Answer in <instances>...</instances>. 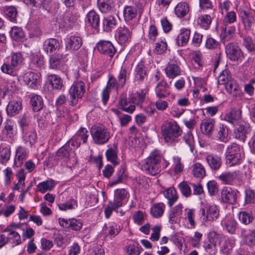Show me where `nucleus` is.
Masks as SVG:
<instances>
[{"mask_svg": "<svg viewBox=\"0 0 255 255\" xmlns=\"http://www.w3.org/2000/svg\"><path fill=\"white\" fill-rule=\"evenodd\" d=\"M221 225L224 230L230 234H235L238 229V224L232 216H227L221 221Z\"/></svg>", "mask_w": 255, "mask_h": 255, "instance_id": "25", "label": "nucleus"}, {"mask_svg": "<svg viewBox=\"0 0 255 255\" xmlns=\"http://www.w3.org/2000/svg\"><path fill=\"white\" fill-rule=\"evenodd\" d=\"M48 80L53 89L60 90L61 89L62 81L60 77L52 74L48 76Z\"/></svg>", "mask_w": 255, "mask_h": 255, "instance_id": "59", "label": "nucleus"}, {"mask_svg": "<svg viewBox=\"0 0 255 255\" xmlns=\"http://www.w3.org/2000/svg\"><path fill=\"white\" fill-rule=\"evenodd\" d=\"M133 28V27L129 28L125 25L119 27L115 33L117 42L121 45L129 43L131 39Z\"/></svg>", "mask_w": 255, "mask_h": 255, "instance_id": "10", "label": "nucleus"}, {"mask_svg": "<svg viewBox=\"0 0 255 255\" xmlns=\"http://www.w3.org/2000/svg\"><path fill=\"white\" fill-rule=\"evenodd\" d=\"M170 86L164 80L159 81L155 87V94L158 99H165L170 97L172 99H175V95L170 91Z\"/></svg>", "mask_w": 255, "mask_h": 255, "instance_id": "13", "label": "nucleus"}, {"mask_svg": "<svg viewBox=\"0 0 255 255\" xmlns=\"http://www.w3.org/2000/svg\"><path fill=\"white\" fill-rule=\"evenodd\" d=\"M85 84L81 80L74 81L68 90L71 105H76L85 93Z\"/></svg>", "mask_w": 255, "mask_h": 255, "instance_id": "7", "label": "nucleus"}, {"mask_svg": "<svg viewBox=\"0 0 255 255\" xmlns=\"http://www.w3.org/2000/svg\"><path fill=\"white\" fill-rule=\"evenodd\" d=\"M21 79L24 84L33 89H37L41 83L40 73L32 72H26L22 76Z\"/></svg>", "mask_w": 255, "mask_h": 255, "instance_id": "12", "label": "nucleus"}, {"mask_svg": "<svg viewBox=\"0 0 255 255\" xmlns=\"http://www.w3.org/2000/svg\"><path fill=\"white\" fill-rule=\"evenodd\" d=\"M146 93V90L143 89L133 94L130 97L131 102L136 105H141L145 99Z\"/></svg>", "mask_w": 255, "mask_h": 255, "instance_id": "55", "label": "nucleus"}, {"mask_svg": "<svg viewBox=\"0 0 255 255\" xmlns=\"http://www.w3.org/2000/svg\"><path fill=\"white\" fill-rule=\"evenodd\" d=\"M60 47V43L55 38L47 39L45 41L43 44V48L45 52L50 54L56 52Z\"/></svg>", "mask_w": 255, "mask_h": 255, "instance_id": "34", "label": "nucleus"}, {"mask_svg": "<svg viewBox=\"0 0 255 255\" xmlns=\"http://www.w3.org/2000/svg\"><path fill=\"white\" fill-rule=\"evenodd\" d=\"M191 169L193 175L196 178H202L206 175L205 168L200 162L193 163L191 166Z\"/></svg>", "mask_w": 255, "mask_h": 255, "instance_id": "48", "label": "nucleus"}, {"mask_svg": "<svg viewBox=\"0 0 255 255\" xmlns=\"http://www.w3.org/2000/svg\"><path fill=\"white\" fill-rule=\"evenodd\" d=\"M93 141L98 145L106 143L111 137L108 129L104 125H94L91 129Z\"/></svg>", "mask_w": 255, "mask_h": 255, "instance_id": "5", "label": "nucleus"}, {"mask_svg": "<svg viewBox=\"0 0 255 255\" xmlns=\"http://www.w3.org/2000/svg\"><path fill=\"white\" fill-rule=\"evenodd\" d=\"M137 15V8L135 6H126L124 9V17L128 24L131 23V20L133 19Z\"/></svg>", "mask_w": 255, "mask_h": 255, "instance_id": "40", "label": "nucleus"}, {"mask_svg": "<svg viewBox=\"0 0 255 255\" xmlns=\"http://www.w3.org/2000/svg\"><path fill=\"white\" fill-rule=\"evenodd\" d=\"M98 7L102 13H108L112 11L114 7L113 0H97Z\"/></svg>", "mask_w": 255, "mask_h": 255, "instance_id": "44", "label": "nucleus"}, {"mask_svg": "<svg viewBox=\"0 0 255 255\" xmlns=\"http://www.w3.org/2000/svg\"><path fill=\"white\" fill-rule=\"evenodd\" d=\"M161 132L164 142L173 145L178 142V138L181 135L182 130L177 122L169 121L163 124Z\"/></svg>", "mask_w": 255, "mask_h": 255, "instance_id": "1", "label": "nucleus"}, {"mask_svg": "<svg viewBox=\"0 0 255 255\" xmlns=\"http://www.w3.org/2000/svg\"><path fill=\"white\" fill-rule=\"evenodd\" d=\"M85 22L93 28L97 29L100 24L99 15L94 10L89 11L86 15Z\"/></svg>", "mask_w": 255, "mask_h": 255, "instance_id": "37", "label": "nucleus"}, {"mask_svg": "<svg viewBox=\"0 0 255 255\" xmlns=\"http://www.w3.org/2000/svg\"><path fill=\"white\" fill-rule=\"evenodd\" d=\"M128 197L129 194L126 189H117L114 191V199L112 202L120 208L127 203Z\"/></svg>", "mask_w": 255, "mask_h": 255, "instance_id": "27", "label": "nucleus"}, {"mask_svg": "<svg viewBox=\"0 0 255 255\" xmlns=\"http://www.w3.org/2000/svg\"><path fill=\"white\" fill-rule=\"evenodd\" d=\"M244 175L239 170L223 172L217 178L222 184L230 186H240L244 183Z\"/></svg>", "mask_w": 255, "mask_h": 255, "instance_id": "4", "label": "nucleus"}, {"mask_svg": "<svg viewBox=\"0 0 255 255\" xmlns=\"http://www.w3.org/2000/svg\"><path fill=\"white\" fill-rule=\"evenodd\" d=\"M82 43L81 37L77 35H70L65 39V49L69 52L76 51L81 47Z\"/></svg>", "mask_w": 255, "mask_h": 255, "instance_id": "20", "label": "nucleus"}, {"mask_svg": "<svg viewBox=\"0 0 255 255\" xmlns=\"http://www.w3.org/2000/svg\"><path fill=\"white\" fill-rule=\"evenodd\" d=\"M192 78L195 86V89L193 91L194 96L197 97L200 91L203 92L206 91V88L205 87L206 82L204 79L200 77L192 76Z\"/></svg>", "mask_w": 255, "mask_h": 255, "instance_id": "45", "label": "nucleus"}, {"mask_svg": "<svg viewBox=\"0 0 255 255\" xmlns=\"http://www.w3.org/2000/svg\"><path fill=\"white\" fill-rule=\"evenodd\" d=\"M89 131L85 128H81L69 140L74 148L79 147L81 143H85L89 137Z\"/></svg>", "mask_w": 255, "mask_h": 255, "instance_id": "16", "label": "nucleus"}, {"mask_svg": "<svg viewBox=\"0 0 255 255\" xmlns=\"http://www.w3.org/2000/svg\"><path fill=\"white\" fill-rule=\"evenodd\" d=\"M10 37L17 41H21L24 37V33L21 27L13 26L9 31Z\"/></svg>", "mask_w": 255, "mask_h": 255, "instance_id": "56", "label": "nucleus"}, {"mask_svg": "<svg viewBox=\"0 0 255 255\" xmlns=\"http://www.w3.org/2000/svg\"><path fill=\"white\" fill-rule=\"evenodd\" d=\"M172 167L174 174L180 175L183 171L184 165L181 162V158L178 155H174L172 157Z\"/></svg>", "mask_w": 255, "mask_h": 255, "instance_id": "51", "label": "nucleus"}, {"mask_svg": "<svg viewBox=\"0 0 255 255\" xmlns=\"http://www.w3.org/2000/svg\"><path fill=\"white\" fill-rule=\"evenodd\" d=\"M196 210L194 209H185L182 223L184 227L188 229H194L196 226Z\"/></svg>", "mask_w": 255, "mask_h": 255, "instance_id": "18", "label": "nucleus"}, {"mask_svg": "<svg viewBox=\"0 0 255 255\" xmlns=\"http://www.w3.org/2000/svg\"><path fill=\"white\" fill-rule=\"evenodd\" d=\"M59 223L62 228L69 229L74 231H79L82 227L83 224L80 220L75 218L65 219L60 218Z\"/></svg>", "mask_w": 255, "mask_h": 255, "instance_id": "23", "label": "nucleus"}, {"mask_svg": "<svg viewBox=\"0 0 255 255\" xmlns=\"http://www.w3.org/2000/svg\"><path fill=\"white\" fill-rule=\"evenodd\" d=\"M200 211L202 223L204 225L216 221L220 215L219 208L215 205L204 204L200 208Z\"/></svg>", "mask_w": 255, "mask_h": 255, "instance_id": "6", "label": "nucleus"}, {"mask_svg": "<svg viewBox=\"0 0 255 255\" xmlns=\"http://www.w3.org/2000/svg\"><path fill=\"white\" fill-rule=\"evenodd\" d=\"M167 48V44L164 37L158 38L157 42L155 44L154 51L158 54L164 53Z\"/></svg>", "mask_w": 255, "mask_h": 255, "instance_id": "61", "label": "nucleus"}, {"mask_svg": "<svg viewBox=\"0 0 255 255\" xmlns=\"http://www.w3.org/2000/svg\"><path fill=\"white\" fill-rule=\"evenodd\" d=\"M59 209L62 211L75 210L78 207V202L76 199L68 195L67 193H62L57 202Z\"/></svg>", "mask_w": 255, "mask_h": 255, "instance_id": "8", "label": "nucleus"}, {"mask_svg": "<svg viewBox=\"0 0 255 255\" xmlns=\"http://www.w3.org/2000/svg\"><path fill=\"white\" fill-rule=\"evenodd\" d=\"M28 150L26 148L19 146L16 149L14 164L17 167L20 166L23 162V160L27 158Z\"/></svg>", "mask_w": 255, "mask_h": 255, "instance_id": "35", "label": "nucleus"}, {"mask_svg": "<svg viewBox=\"0 0 255 255\" xmlns=\"http://www.w3.org/2000/svg\"><path fill=\"white\" fill-rule=\"evenodd\" d=\"M189 11V6L185 2H179L174 8L175 15L179 18L184 17Z\"/></svg>", "mask_w": 255, "mask_h": 255, "instance_id": "47", "label": "nucleus"}, {"mask_svg": "<svg viewBox=\"0 0 255 255\" xmlns=\"http://www.w3.org/2000/svg\"><path fill=\"white\" fill-rule=\"evenodd\" d=\"M164 197L167 199V204L169 206L171 207L177 201L178 196L176 189L172 187L167 188L164 191Z\"/></svg>", "mask_w": 255, "mask_h": 255, "instance_id": "41", "label": "nucleus"}, {"mask_svg": "<svg viewBox=\"0 0 255 255\" xmlns=\"http://www.w3.org/2000/svg\"><path fill=\"white\" fill-rule=\"evenodd\" d=\"M4 12L7 18L11 22H16V17L17 15L16 8L13 6H5Z\"/></svg>", "mask_w": 255, "mask_h": 255, "instance_id": "60", "label": "nucleus"}, {"mask_svg": "<svg viewBox=\"0 0 255 255\" xmlns=\"http://www.w3.org/2000/svg\"><path fill=\"white\" fill-rule=\"evenodd\" d=\"M235 245V240L233 238H228L223 244L221 251L226 255H228L232 250Z\"/></svg>", "mask_w": 255, "mask_h": 255, "instance_id": "63", "label": "nucleus"}, {"mask_svg": "<svg viewBox=\"0 0 255 255\" xmlns=\"http://www.w3.org/2000/svg\"><path fill=\"white\" fill-rule=\"evenodd\" d=\"M245 203L246 204L255 203V192L250 187H246L244 191Z\"/></svg>", "mask_w": 255, "mask_h": 255, "instance_id": "64", "label": "nucleus"}, {"mask_svg": "<svg viewBox=\"0 0 255 255\" xmlns=\"http://www.w3.org/2000/svg\"><path fill=\"white\" fill-rule=\"evenodd\" d=\"M206 161L210 168L213 171L219 170L222 165L221 157L215 154L207 155Z\"/></svg>", "mask_w": 255, "mask_h": 255, "instance_id": "31", "label": "nucleus"}, {"mask_svg": "<svg viewBox=\"0 0 255 255\" xmlns=\"http://www.w3.org/2000/svg\"><path fill=\"white\" fill-rule=\"evenodd\" d=\"M166 208V205L162 202L152 205L150 209L151 216L155 218H159L162 216Z\"/></svg>", "mask_w": 255, "mask_h": 255, "instance_id": "43", "label": "nucleus"}, {"mask_svg": "<svg viewBox=\"0 0 255 255\" xmlns=\"http://www.w3.org/2000/svg\"><path fill=\"white\" fill-rule=\"evenodd\" d=\"M130 102V100L128 101L126 94L123 93L119 98L118 105L123 111L129 114H132L135 111V107L133 105H129Z\"/></svg>", "mask_w": 255, "mask_h": 255, "instance_id": "36", "label": "nucleus"}, {"mask_svg": "<svg viewBox=\"0 0 255 255\" xmlns=\"http://www.w3.org/2000/svg\"><path fill=\"white\" fill-rule=\"evenodd\" d=\"M71 143L69 141L63 146L61 147L57 151V156L61 159L65 160L69 159L70 157L74 155V148L71 147Z\"/></svg>", "mask_w": 255, "mask_h": 255, "instance_id": "38", "label": "nucleus"}, {"mask_svg": "<svg viewBox=\"0 0 255 255\" xmlns=\"http://www.w3.org/2000/svg\"><path fill=\"white\" fill-rule=\"evenodd\" d=\"M10 156V148L6 144L0 145V163L5 164L9 159Z\"/></svg>", "mask_w": 255, "mask_h": 255, "instance_id": "54", "label": "nucleus"}, {"mask_svg": "<svg viewBox=\"0 0 255 255\" xmlns=\"http://www.w3.org/2000/svg\"><path fill=\"white\" fill-rule=\"evenodd\" d=\"M226 92L236 99H240L243 96V93L239 85L235 80L232 78L225 85Z\"/></svg>", "mask_w": 255, "mask_h": 255, "instance_id": "26", "label": "nucleus"}, {"mask_svg": "<svg viewBox=\"0 0 255 255\" xmlns=\"http://www.w3.org/2000/svg\"><path fill=\"white\" fill-rule=\"evenodd\" d=\"M117 25V20L112 15H109L105 17L103 20V27L104 31H111L115 29Z\"/></svg>", "mask_w": 255, "mask_h": 255, "instance_id": "49", "label": "nucleus"}, {"mask_svg": "<svg viewBox=\"0 0 255 255\" xmlns=\"http://www.w3.org/2000/svg\"><path fill=\"white\" fill-rule=\"evenodd\" d=\"M216 137L218 140L223 142L228 140V129L226 126L220 125L217 129Z\"/></svg>", "mask_w": 255, "mask_h": 255, "instance_id": "57", "label": "nucleus"}, {"mask_svg": "<svg viewBox=\"0 0 255 255\" xmlns=\"http://www.w3.org/2000/svg\"><path fill=\"white\" fill-rule=\"evenodd\" d=\"M165 73L167 77L173 79L181 75V70L177 63L169 62L165 68Z\"/></svg>", "mask_w": 255, "mask_h": 255, "instance_id": "33", "label": "nucleus"}, {"mask_svg": "<svg viewBox=\"0 0 255 255\" xmlns=\"http://www.w3.org/2000/svg\"><path fill=\"white\" fill-rule=\"evenodd\" d=\"M134 82L138 84L143 83L147 76L146 67L143 61L139 62L135 67Z\"/></svg>", "mask_w": 255, "mask_h": 255, "instance_id": "22", "label": "nucleus"}, {"mask_svg": "<svg viewBox=\"0 0 255 255\" xmlns=\"http://www.w3.org/2000/svg\"><path fill=\"white\" fill-rule=\"evenodd\" d=\"M62 55L59 53L52 55L49 58V67L53 69L59 68L61 64Z\"/></svg>", "mask_w": 255, "mask_h": 255, "instance_id": "58", "label": "nucleus"}, {"mask_svg": "<svg viewBox=\"0 0 255 255\" xmlns=\"http://www.w3.org/2000/svg\"><path fill=\"white\" fill-rule=\"evenodd\" d=\"M22 109L21 103L18 101H10L6 107V113L8 115L13 116L19 113Z\"/></svg>", "mask_w": 255, "mask_h": 255, "instance_id": "42", "label": "nucleus"}, {"mask_svg": "<svg viewBox=\"0 0 255 255\" xmlns=\"http://www.w3.org/2000/svg\"><path fill=\"white\" fill-rule=\"evenodd\" d=\"M162 154L160 151L154 149L146 158L141 165L142 170L151 175H155L161 171L160 162Z\"/></svg>", "mask_w": 255, "mask_h": 255, "instance_id": "2", "label": "nucleus"}, {"mask_svg": "<svg viewBox=\"0 0 255 255\" xmlns=\"http://www.w3.org/2000/svg\"><path fill=\"white\" fill-rule=\"evenodd\" d=\"M225 156L226 163L230 167L241 163L245 157L243 147L237 143H232L227 146Z\"/></svg>", "mask_w": 255, "mask_h": 255, "instance_id": "3", "label": "nucleus"}, {"mask_svg": "<svg viewBox=\"0 0 255 255\" xmlns=\"http://www.w3.org/2000/svg\"><path fill=\"white\" fill-rule=\"evenodd\" d=\"M97 47L100 52L113 57L116 53V49L110 41L100 40L97 44Z\"/></svg>", "mask_w": 255, "mask_h": 255, "instance_id": "28", "label": "nucleus"}, {"mask_svg": "<svg viewBox=\"0 0 255 255\" xmlns=\"http://www.w3.org/2000/svg\"><path fill=\"white\" fill-rule=\"evenodd\" d=\"M183 141L189 147L190 151L194 152L195 146V140L193 134L190 131L185 133L182 137Z\"/></svg>", "mask_w": 255, "mask_h": 255, "instance_id": "62", "label": "nucleus"}, {"mask_svg": "<svg viewBox=\"0 0 255 255\" xmlns=\"http://www.w3.org/2000/svg\"><path fill=\"white\" fill-rule=\"evenodd\" d=\"M190 30L186 28L182 29L176 38V43L179 46L185 45L189 41Z\"/></svg>", "mask_w": 255, "mask_h": 255, "instance_id": "52", "label": "nucleus"}, {"mask_svg": "<svg viewBox=\"0 0 255 255\" xmlns=\"http://www.w3.org/2000/svg\"><path fill=\"white\" fill-rule=\"evenodd\" d=\"M240 192L229 186L224 187L221 191V201L224 203L234 204L237 202Z\"/></svg>", "mask_w": 255, "mask_h": 255, "instance_id": "9", "label": "nucleus"}, {"mask_svg": "<svg viewBox=\"0 0 255 255\" xmlns=\"http://www.w3.org/2000/svg\"><path fill=\"white\" fill-rule=\"evenodd\" d=\"M36 139V133L32 128H25L22 132V139L25 144L31 146L35 143Z\"/></svg>", "mask_w": 255, "mask_h": 255, "instance_id": "39", "label": "nucleus"}, {"mask_svg": "<svg viewBox=\"0 0 255 255\" xmlns=\"http://www.w3.org/2000/svg\"><path fill=\"white\" fill-rule=\"evenodd\" d=\"M17 133V126L15 122L11 120H6L4 123L2 134L6 140L9 141H13Z\"/></svg>", "mask_w": 255, "mask_h": 255, "instance_id": "15", "label": "nucleus"}, {"mask_svg": "<svg viewBox=\"0 0 255 255\" xmlns=\"http://www.w3.org/2000/svg\"><path fill=\"white\" fill-rule=\"evenodd\" d=\"M183 209V205L181 203H179L168 211L167 216L170 224L177 223L180 221Z\"/></svg>", "mask_w": 255, "mask_h": 255, "instance_id": "21", "label": "nucleus"}, {"mask_svg": "<svg viewBox=\"0 0 255 255\" xmlns=\"http://www.w3.org/2000/svg\"><path fill=\"white\" fill-rule=\"evenodd\" d=\"M117 152V145L116 144H114L113 146L109 148L106 152L107 160L115 165H117L119 163Z\"/></svg>", "mask_w": 255, "mask_h": 255, "instance_id": "50", "label": "nucleus"}, {"mask_svg": "<svg viewBox=\"0 0 255 255\" xmlns=\"http://www.w3.org/2000/svg\"><path fill=\"white\" fill-rule=\"evenodd\" d=\"M238 126L235 130V136L236 138L244 142L251 130L250 126L249 124L244 122Z\"/></svg>", "mask_w": 255, "mask_h": 255, "instance_id": "24", "label": "nucleus"}, {"mask_svg": "<svg viewBox=\"0 0 255 255\" xmlns=\"http://www.w3.org/2000/svg\"><path fill=\"white\" fill-rule=\"evenodd\" d=\"M79 17L77 13L68 10L59 16L57 21L61 27H70L77 22Z\"/></svg>", "mask_w": 255, "mask_h": 255, "instance_id": "14", "label": "nucleus"}, {"mask_svg": "<svg viewBox=\"0 0 255 255\" xmlns=\"http://www.w3.org/2000/svg\"><path fill=\"white\" fill-rule=\"evenodd\" d=\"M213 18L209 14L200 15L197 19V24L202 28L207 30L209 28Z\"/></svg>", "mask_w": 255, "mask_h": 255, "instance_id": "53", "label": "nucleus"}, {"mask_svg": "<svg viewBox=\"0 0 255 255\" xmlns=\"http://www.w3.org/2000/svg\"><path fill=\"white\" fill-rule=\"evenodd\" d=\"M121 88L119 83L113 76H110L107 82L106 87L103 90L102 98L103 104L106 105L109 99L110 93L112 89L116 91Z\"/></svg>", "mask_w": 255, "mask_h": 255, "instance_id": "17", "label": "nucleus"}, {"mask_svg": "<svg viewBox=\"0 0 255 255\" xmlns=\"http://www.w3.org/2000/svg\"><path fill=\"white\" fill-rule=\"evenodd\" d=\"M225 120L231 123L234 126H238L244 122L242 119V111L241 110H232L231 112L227 114L225 117Z\"/></svg>", "mask_w": 255, "mask_h": 255, "instance_id": "29", "label": "nucleus"}, {"mask_svg": "<svg viewBox=\"0 0 255 255\" xmlns=\"http://www.w3.org/2000/svg\"><path fill=\"white\" fill-rule=\"evenodd\" d=\"M226 52L228 57L232 61H238L243 57L242 52L236 43L228 44L226 47Z\"/></svg>", "mask_w": 255, "mask_h": 255, "instance_id": "19", "label": "nucleus"}, {"mask_svg": "<svg viewBox=\"0 0 255 255\" xmlns=\"http://www.w3.org/2000/svg\"><path fill=\"white\" fill-rule=\"evenodd\" d=\"M120 230V226L116 223L110 222L105 224L102 233L106 237L112 238L119 233Z\"/></svg>", "mask_w": 255, "mask_h": 255, "instance_id": "30", "label": "nucleus"}, {"mask_svg": "<svg viewBox=\"0 0 255 255\" xmlns=\"http://www.w3.org/2000/svg\"><path fill=\"white\" fill-rule=\"evenodd\" d=\"M55 185V181L52 179H49L39 183L37 185V189L40 193H44L48 191H52Z\"/></svg>", "mask_w": 255, "mask_h": 255, "instance_id": "46", "label": "nucleus"}, {"mask_svg": "<svg viewBox=\"0 0 255 255\" xmlns=\"http://www.w3.org/2000/svg\"><path fill=\"white\" fill-rule=\"evenodd\" d=\"M221 239L219 235L214 232L210 234L208 241L204 243L203 247L209 255H216L218 251L217 246L220 245Z\"/></svg>", "mask_w": 255, "mask_h": 255, "instance_id": "11", "label": "nucleus"}, {"mask_svg": "<svg viewBox=\"0 0 255 255\" xmlns=\"http://www.w3.org/2000/svg\"><path fill=\"white\" fill-rule=\"evenodd\" d=\"M215 120L214 119H205L201 121L200 129L202 132L206 135L212 134L215 129Z\"/></svg>", "mask_w": 255, "mask_h": 255, "instance_id": "32", "label": "nucleus"}]
</instances>
